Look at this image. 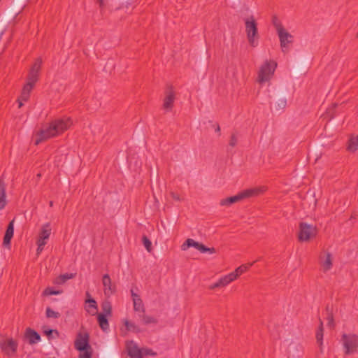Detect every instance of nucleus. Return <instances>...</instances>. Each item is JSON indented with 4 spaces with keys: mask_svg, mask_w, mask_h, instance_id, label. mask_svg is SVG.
I'll list each match as a JSON object with an SVG mask.
<instances>
[{
    "mask_svg": "<svg viewBox=\"0 0 358 358\" xmlns=\"http://www.w3.org/2000/svg\"><path fill=\"white\" fill-rule=\"evenodd\" d=\"M287 106V100L285 98H282L278 100L275 105V108L277 110H283Z\"/></svg>",
    "mask_w": 358,
    "mask_h": 358,
    "instance_id": "nucleus-32",
    "label": "nucleus"
},
{
    "mask_svg": "<svg viewBox=\"0 0 358 358\" xmlns=\"http://www.w3.org/2000/svg\"><path fill=\"white\" fill-rule=\"evenodd\" d=\"M358 149V136H352L348 142V150L350 152H355Z\"/></svg>",
    "mask_w": 358,
    "mask_h": 358,
    "instance_id": "nucleus-30",
    "label": "nucleus"
},
{
    "mask_svg": "<svg viewBox=\"0 0 358 358\" xmlns=\"http://www.w3.org/2000/svg\"><path fill=\"white\" fill-rule=\"evenodd\" d=\"M265 191V188L264 187H256L252 189H248L243 190L238 193V194L228 197L226 199H223L220 201V204L221 206H230L232 203L238 202L241 200H243L246 198H250L252 196H256Z\"/></svg>",
    "mask_w": 358,
    "mask_h": 358,
    "instance_id": "nucleus-3",
    "label": "nucleus"
},
{
    "mask_svg": "<svg viewBox=\"0 0 358 358\" xmlns=\"http://www.w3.org/2000/svg\"><path fill=\"white\" fill-rule=\"evenodd\" d=\"M328 320H329L328 324L329 326H332L333 325V319H332V317H329Z\"/></svg>",
    "mask_w": 358,
    "mask_h": 358,
    "instance_id": "nucleus-42",
    "label": "nucleus"
},
{
    "mask_svg": "<svg viewBox=\"0 0 358 358\" xmlns=\"http://www.w3.org/2000/svg\"><path fill=\"white\" fill-rule=\"evenodd\" d=\"M215 131L218 132V133L220 131V127L219 125H217L216 129H215Z\"/></svg>",
    "mask_w": 358,
    "mask_h": 358,
    "instance_id": "nucleus-43",
    "label": "nucleus"
},
{
    "mask_svg": "<svg viewBox=\"0 0 358 358\" xmlns=\"http://www.w3.org/2000/svg\"><path fill=\"white\" fill-rule=\"evenodd\" d=\"M139 317L141 323L144 325H155L157 323V318L151 315L142 313V315H139Z\"/></svg>",
    "mask_w": 358,
    "mask_h": 358,
    "instance_id": "nucleus-25",
    "label": "nucleus"
},
{
    "mask_svg": "<svg viewBox=\"0 0 358 358\" xmlns=\"http://www.w3.org/2000/svg\"><path fill=\"white\" fill-rule=\"evenodd\" d=\"M334 257L331 252L327 250L321 252L319 256V263L323 272H327L332 268Z\"/></svg>",
    "mask_w": 358,
    "mask_h": 358,
    "instance_id": "nucleus-13",
    "label": "nucleus"
},
{
    "mask_svg": "<svg viewBox=\"0 0 358 358\" xmlns=\"http://www.w3.org/2000/svg\"><path fill=\"white\" fill-rule=\"evenodd\" d=\"M101 308H102V310H103V312L102 314L106 315L107 316H110L111 315L112 306H111L110 302H109V301H104L101 304Z\"/></svg>",
    "mask_w": 358,
    "mask_h": 358,
    "instance_id": "nucleus-31",
    "label": "nucleus"
},
{
    "mask_svg": "<svg viewBox=\"0 0 358 358\" xmlns=\"http://www.w3.org/2000/svg\"><path fill=\"white\" fill-rule=\"evenodd\" d=\"M324 329H323V324L322 322H320V326L318 327V329L316 332V340L317 343L320 346L321 352H322L323 348V336H324Z\"/></svg>",
    "mask_w": 358,
    "mask_h": 358,
    "instance_id": "nucleus-27",
    "label": "nucleus"
},
{
    "mask_svg": "<svg viewBox=\"0 0 358 358\" xmlns=\"http://www.w3.org/2000/svg\"><path fill=\"white\" fill-rule=\"evenodd\" d=\"M79 358H92V349H87L85 350L80 351Z\"/></svg>",
    "mask_w": 358,
    "mask_h": 358,
    "instance_id": "nucleus-35",
    "label": "nucleus"
},
{
    "mask_svg": "<svg viewBox=\"0 0 358 358\" xmlns=\"http://www.w3.org/2000/svg\"><path fill=\"white\" fill-rule=\"evenodd\" d=\"M141 350H143V355L155 356L156 355V352H153L150 349H141Z\"/></svg>",
    "mask_w": 358,
    "mask_h": 358,
    "instance_id": "nucleus-39",
    "label": "nucleus"
},
{
    "mask_svg": "<svg viewBox=\"0 0 358 358\" xmlns=\"http://www.w3.org/2000/svg\"><path fill=\"white\" fill-rule=\"evenodd\" d=\"M238 143V137L236 134H233L231 136L230 140H229V145L231 147H235L237 145Z\"/></svg>",
    "mask_w": 358,
    "mask_h": 358,
    "instance_id": "nucleus-38",
    "label": "nucleus"
},
{
    "mask_svg": "<svg viewBox=\"0 0 358 358\" xmlns=\"http://www.w3.org/2000/svg\"><path fill=\"white\" fill-rule=\"evenodd\" d=\"M41 65L42 59L41 58L36 59L29 71L26 82L27 84L34 87L39 78Z\"/></svg>",
    "mask_w": 358,
    "mask_h": 358,
    "instance_id": "nucleus-9",
    "label": "nucleus"
},
{
    "mask_svg": "<svg viewBox=\"0 0 358 358\" xmlns=\"http://www.w3.org/2000/svg\"><path fill=\"white\" fill-rule=\"evenodd\" d=\"M317 234V227L306 222L299 224L298 238L300 241L307 242L315 238Z\"/></svg>",
    "mask_w": 358,
    "mask_h": 358,
    "instance_id": "nucleus-7",
    "label": "nucleus"
},
{
    "mask_svg": "<svg viewBox=\"0 0 358 358\" xmlns=\"http://www.w3.org/2000/svg\"><path fill=\"white\" fill-rule=\"evenodd\" d=\"M273 24L279 37L282 51L286 52L288 51L289 45L293 42V36L277 20H273Z\"/></svg>",
    "mask_w": 358,
    "mask_h": 358,
    "instance_id": "nucleus-5",
    "label": "nucleus"
},
{
    "mask_svg": "<svg viewBox=\"0 0 358 358\" xmlns=\"http://www.w3.org/2000/svg\"><path fill=\"white\" fill-rule=\"evenodd\" d=\"M254 262L242 264L240 266L237 267L234 271L231 272L234 278L238 279L243 273H245L250 266L254 264Z\"/></svg>",
    "mask_w": 358,
    "mask_h": 358,
    "instance_id": "nucleus-22",
    "label": "nucleus"
},
{
    "mask_svg": "<svg viewBox=\"0 0 358 358\" xmlns=\"http://www.w3.org/2000/svg\"><path fill=\"white\" fill-rule=\"evenodd\" d=\"M75 348L78 351H83L87 349H91L90 345V335L85 331H80L76 336L74 342Z\"/></svg>",
    "mask_w": 358,
    "mask_h": 358,
    "instance_id": "nucleus-10",
    "label": "nucleus"
},
{
    "mask_svg": "<svg viewBox=\"0 0 358 358\" xmlns=\"http://www.w3.org/2000/svg\"><path fill=\"white\" fill-rule=\"evenodd\" d=\"M62 291L60 290H54L52 287H47L43 292V294L45 296L50 295H57L60 294Z\"/></svg>",
    "mask_w": 358,
    "mask_h": 358,
    "instance_id": "nucleus-34",
    "label": "nucleus"
},
{
    "mask_svg": "<svg viewBox=\"0 0 358 358\" xmlns=\"http://www.w3.org/2000/svg\"><path fill=\"white\" fill-rule=\"evenodd\" d=\"M123 323L126 327V329L129 331L138 333L141 331V329L134 322H131L127 319L123 320Z\"/></svg>",
    "mask_w": 358,
    "mask_h": 358,
    "instance_id": "nucleus-29",
    "label": "nucleus"
},
{
    "mask_svg": "<svg viewBox=\"0 0 358 358\" xmlns=\"http://www.w3.org/2000/svg\"><path fill=\"white\" fill-rule=\"evenodd\" d=\"M6 205V185L2 180H0V210L5 208Z\"/></svg>",
    "mask_w": 358,
    "mask_h": 358,
    "instance_id": "nucleus-24",
    "label": "nucleus"
},
{
    "mask_svg": "<svg viewBox=\"0 0 358 358\" xmlns=\"http://www.w3.org/2000/svg\"><path fill=\"white\" fill-rule=\"evenodd\" d=\"M98 1L99 2L100 5L101 6L103 4V0H98Z\"/></svg>",
    "mask_w": 358,
    "mask_h": 358,
    "instance_id": "nucleus-44",
    "label": "nucleus"
},
{
    "mask_svg": "<svg viewBox=\"0 0 358 358\" xmlns=\"http://www.w3.org/2000/svg\"><path fill=\"white\" fill-rule=\"evenodd\" d=\"M46 317L48 318H58L60 316L59 313L56 312L52 310L50 308L48 307L46 308Z\"/></svg>",
    "mask_w": 358,
    "mask_h": 358,
    "instance_id": "nucleus-33",
    "label": "nucleus"
},
{
    "mask_svg": "<svg viewBox=\"0 0 358 358\" xmlns=\"http://www.w3.org/2000/svg\"><path fill=\"white\" fill-rule=\"evenodd\" d=\"M25 336L31 344L37 343L41 340L40 335L36 331L30 328L27 329Z\"/></svg>",
    "mask_w": 358,
    "mask_h": 358,
    "instance_id": "nucleus-21",
    "label": "nucleus"
},
{
    "mask_svg": "<svg viewBox=\"0 0 358 358\" xmlns=\"http://www.w3.org/2000/svg\"><path fill=\"white\" fill-rule=\"evenodd\" d=\"M235 280L236 278H234L231 273L222 275L218 279V282L221 288L227 287V285H229L230 283Z\"/></svg>",
    "mask_w": 358,
    "mask_h": 358,
    "instance_id": "nucleus-23",
    "label": "nucleus"
},
{
    "mask_svg": "<svg viewBox=\"0 0 358 358\" xmlns=\"http://www.w3.org/2000/svg\"><path fill=\"white\" fill-rule=\"evenodd\" d=\"M174 101L175 93L171 89H169L166 92L163 102V108L166 111H170L173 108Z\"/></svg>",
    "mask_w": 358,
    "mask_h": 358,
    "instance_id": "nucleus-16",
    "label": "nucleus"
},
{
    "mask_svg": "<svg viewBox=\"0 0 358 358\" xmlns=\"http://www.w3.org/2000/svg\"><path fill=\"white\" fill-rule=\"evenodd\" d=\"M14 234V220H12L8 224V226L6 229L4 237H3V244L4 246H10V241L13 236Z\"/></svg>",
    "mask_w": 358,
    "mask_h": 358,
    "instance_id": "nucleus-19",
    "label": "nucleus"
},
{
    "mask_svg": "<svg viewBox=\"0 0 358 358\" xmlns=\"http://www.w3.org/2000/svg\"><path fill=\"white\" fill-rule=\"evenodd\" d=\"M171 197L174 199V200H176V201H180V196L176 194V193H174V192H171Z\"/></svg>",
    "mask_w": 358,
    "mask_h": 358,
    "instance_id": "nucleus-41",
    "label": "nucleus"
},
{
    "mask_svg": "<svg viewBox=\"0 0 358 358\" xmlns=\"http://www.w3.org/2000/svg\"><path fill=\"white\" fill-rule=\"evenodd\" d=\"M49 204H50V206H51V207H52V206H53V201H50V203H49Z\"/></svg>",
    "mask_w": 358,
    "mask_h": 358,
    "instance_id": "nucleus-45",
    "label": "nucleus"
},
{
    "mask_svg": "<svg viewBox=\"0 0 358 358\" xmlns=\"http://www.w3.org/2000/svg\"><path fill=\"white\" fill-rule=\"evenodd\" d=\"M357 38H358V33H357Z\"/></svg>",
    "mask_w": 358,
    "mask_h": 358,
    "instance_id": "nucleus-46",
    "label": "nucleus"
},
{
    "mask_svg": "<svg viewBox=\"0 0 358 358\" xmlns=\"http://www.w3.org/2000/svg\"><path fill=\"white\" fill-rule=\"evenodd\" d=\"M51 231L52 229L50 223H45L41 227L36 240V254L38 255L41 253L44 246L47 244L51 234Z\"/></svg>",
    "mask_w": 358,
    "mask_h": 358,
    "instance_id": "nucleus-8",
    "label": "nucleus"
},
{
    "mask_svg": "<svg viewBox=\"0 0 358 358\" xmlns=\"http://www.w3.org/2000/svg\"><path fill=\"white\" fill-rule=\"evenodd\" d=\"M341 343L346 355H353L358 351V336L355 334H343Z\"/></svg>",
    "mask_w": 358,
    "mask_h": 358,
    "instance_id": "nucleus-6",
    "label": "nucleus"
},
{
    "mask_svg": "<svg viewBox=\"0 0 358 358\" xmlns=\"http://www.w3.org/2000/svg\"><path fill=\"white\" fill-rule=\"evenodd\" d=\"M85 310L91 315H96L98 311V306L96 301L92 298H89L85 301Z\"/></svg>",
    "mask_w": 358,
    "mask_h": 358,
    "instance_id": "nucleus-20",
    "label": "nucleus"
},
{
    "mask_svg": "<svg viewBox=\"0 0 358 358\" xmlns=\"http://www.w3.org/2000/svg\"><path fill=\"white\" fill-rule=\"evenodd\" d=\"M18 343L13 338H6L0 342L1 351L8 357H13L17 352Z\"/></svg>",
    "mask_w": 358,
    "mask_h": 358,
    "instance_id": "nucleus-12",
    "label": "nucleus"
},
{
    "mask_svg": "<svg viewBox=\"0 0 358 358\" xmlns=\"http://www.w3.org/2000/svg\"><path fill=\"white\" fill-rule=\"evenodd\" d=\"M243 20L248 43L252 47H257L259 44V38L257 22L253 15H250L244 18Z\"/></svg>",
    "mask_w": 358,
    "mask_h": 358,
    "instance_id": "nucleus-2",
    "label": "nucleus"
},
{
    "mask_svg": "<svg viewBox=\"0 0 358 358\" xmlns=\"http://www.w3.org/2000/svg\"><path fill=\"white\" fill-rule=\"evenodd\" d=\"M190 247H194L201 253L209 252L210 254H213L215 252V249L214 248H207L203 244L200 243L192 238H187L181 245V249L182 250L185 251Z\"/></svg>",
    "mask_w": 358,
    "mask_h": 358,
    "instance_id": "nucleus-11",
    "label": "nucleus"
},
{
    "mask_svg": "<svg viewBox=\"0 0 358 358\" xmlns=\"http://www.w3.org/2000/svg\"><path fill=\"white\" fill-rule=\"evenodd\" d=\"M128 355L131 358H142L143 350L140 349L137 344L133 341H127L126 344Z\"/></svg>",
    "mask_w": 358,
    "mask_h": 358,
    "instance_id": "nucleus-15",
    "label": "nucleus"
},
{
    "mask_svg": "<svg viewBox=\"0 0 358 358\" xmlns=\"http://www.w3.org/2000/svg\"><path fill=\"white\" fill-rule=\"evenodd\" d=\"M72 124L70 118L57 119L51 122L48 125L42 128L35 136V144L38 145L42 141L56 136L66 129Z\"/></svg>",
    "mask_w": 358,
    "mask_h": 358,
    "instance_id": "nucleus-1",
    "label": "nucleus"
},
{
    "mask_svg": "<svg viewBox=\"0 0 358 358\" xmlns=\"http://www.w3.org/2000/svg\"><path fill=\"white\" fill-rule=\"evenodd\" d=\"M208 288L210 290H213V289H217V288H221V287H220L219 282L217 280V282L210 285Z\"/></svg>",
    "mask_w": 358,
    "mask_h": 358,
    "instance_id": "nucleus-40",
    "label": "nucleus"
},
{
    "mask_svg": "<svg viewBox=\"0 0 358 358\" xmlns=\"http://www.w3.org/2000/svg\"><path fill=\"white\" fill-rule=\"evenodd\" d=\"M102 284L105 296L110 297L115 292V285H113L108 274H104L102 278Z\"/></svg>",
    "mask_w": 358,
    "mask_h": 358,
    "instance_id": "nucleus-14",
    "label": "nucleus"
},
{
    "mask_svg": "<svg viewBox=\"0 0 358 358\" xmlns=\"http://www.w3.org/2000/svg\"><path fill=\"white\" fill-rule=\"evenodd\" d=\"M75 274L73 273H64L57 277L53 283L55 285H62L66 282V280L74 278Z\"/></svg>",
    "mask_w": 358,
    "mask_h": 358,
    "instance_id": "nucleus-28",
    "label": "nucleus"
},
{
    "mask_svg": "<svg viewBox=\"0 0 358 358\" xmlns=\"http://www.w3.org/2000/svg\"><path fill=\"white\" fill-rule=\"evenodd\" d=\"M277 63L273 60H266L259 67L257 76V82L260 84L267 83L272 78Z\"/></svg>",
    "mask_w": 358,
    "mask_h": 358,
    "instance_id": "nucleus-4",
    "label": "nucleus"
},
{
    "mask_svg": "<svg viewBox=\"0 0 358 358\" xmlns=\"http://www.w3.org/2000/svg\"><path fill=\"white\" fill-rule=\"evenodd\" d=\"M142 240H143V243L145 248H146V250L148 252H151V250H152V243H151V241L145 236H144L143 237Z\"/></svg>",
    "mask_w": 358,
    "mask_h": 358,
    "instance_id": "nucleus-36",
    "label": "nucleus"
},
{
    "mask_svg": "<svg viewBox=\"0 0 358 358\" xmlns=\"http://www.w3.org/2000/svg\"><path fill=\"white\" fill-rule=\"evenodd\" d=\"M34 88L33 86L29 84L25 83L23 86L21 94L17 99V102L19 103V108H21L23 106V102H26L29 100L30 96V93Z\"/></svg>",
    "mask_w": 358,
    "mask_h": 358,
    "instance_id": "nucleus-17",
    "label": "nucleus"
},
{
    "mask_svg": "<svg viewBox=\"0 0 358 358\" xmlns=\"http://www.w3.org/2000/svg\"><path fill=\"white\" fill-rule=\"evenodd\" d=\"M43 333L48 337H50L52 334H55L56 337L59 336V332L57 330H55V329H44Z\"/></svg>",
    "mask_w": 358,
    "mask_h": 358,
    "instance_id": "nucleus-37",
    "label": "nucleus"
},
{
    "mask_svg": "<svg viewBox=\"0 0 358 358\" xmlns=\"http://www.w3.org/2000/svg\"><path fill=\"white\" fill-rule=\"evenodd\" d=\"M106 317L107 315H103L102 313H99L97 315L99 324L101 329L104 331H107L109 329V323Z\"/></svg>",
    "mask_w": 358,
    "mask_h": 358,
    "instance_id": "nucleus-26",
    "label": "nucleus"
},
{
    "mask_svg": "<svg viewBox=\"0 0 358 358\" xmlns=\"http://www.w3.org/2000/svg\"><path fill=\"white\" fill-rule=\"evenodd\" d=\"M131 294L133 300L134 311L139 312L140 313H144L145 310V306L140 296L135 293L134 290H131Z\"/></svg>",
    "mask_w": 358,
    "mask_h": 358,
    "instance_id": "nucleus-18",
    "label": "nucleus"
}]
</instances>
